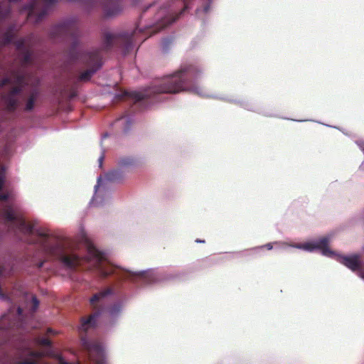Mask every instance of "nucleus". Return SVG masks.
I'll return each instance as SVG.
<instances>
[{
	"instance_id": "f257e3e1",
	"label": "nucleus",
	"mask_w": 364,
	"mask_h": 364,
	"mask_svg": "<svg viewBox=\"0 0 364 364\" xmlns=\"http://www.w3.org/2000/svg\"><path fill=\"white\" fill-rule=\"evenodd\" d=\"M48 230L63 240L60 245L61 252L50 253L44 251L38 242L36 235H34L33 239L29 240V244L37 245L40 251L46 256L57 257L62 265L68 269L75 270L80 268L82 270L92 272L102 278L113 275L119 279H130L133 282L141 280L146 284H150L159 280L156 272L153 269L134 272L110 262L105 252L89 242L87 234L82 226L79 229L77 240L80 242L87 243L86 254L84 257H80L75 253L73 240Z\"/></svg>"
},
{
	"instance_id": "f03ea898",
	"label": "nucleus",
	"mask_w": 364,
	"mask_h": 364,
	"mask_svg": "<svg viewBox=\"0 0 364 364\" xmlns=\"http://www.w3.org/2000/svg\"><path fill=\"white\" fill-rule=\"evenodd\" d=\"M5 169L0 168V191L5 182ZM15 193L13 191H7L0 193V200H9L11 203L5 204L0 209V218L4 220L7 230L15 233L17 231L27 237V242L33 239L34 235L38 237L43 250L46 252H61L60 245L63 240L58 236L51 233L48 228L36 225V222L26 221L20 212L19 208L14 202Z\"/></svg>"
},
{
	"instance_id": "7ed1b4c3",
	"label": "nucleus",
	"mask_w": 364,
	"mask_h": 364,
	"mask_svg": "<svg viewBox=\"0 0 364 364\" xmlns=\"http://www.w3.org/2000/svg\"><path fill=\"white\" fill-rule=\"evenodd\" d=\"M203 73V70L197 65H183L178 70L165 76L160 82L150 87L146 94L123 91L115 94L114 98L121 100L129 97L136 101H140L150 97V93H178L187 91L202 97L232 101L228 97L212 95L202 83Z\"/></svg>"
},
{
	"instance_id": "20e7f679",
	"label": "nucleus",
	"mask_w": 364,
	"mask_h": 364,
	"mask_svg": "<svg viewBox=\"0 0 364 364\" xmlns=\"http://www.w3.org/2000/svg\"><path fill=\"white\" fill-rule=\"evenodd\" d=\"M81 346L87 364H107V353L105 345L88 336L81 337ZM43 353L22 348L6 353L2 358V364H50L42 360ZM57 364H82L81 360L70 363L60 355H50Z\"/></svg>"
},
{
	"instance_id": "39448f33",
	"label": "nucleus",
	"mask_w": 364,
	"mask_h": 364,
	"mask_svg": "<svg viewBox=\"0 0 364 364\" xmlns=\"http://www.w3.org/2000/svg\"><path fill=\"white\" fill-rule=\"evenodd\" d=\"M142 28L138 27L132 33L128 32H112L106 31L103 33L102 46L100 48H92L82 52L73 46L70 52L73 60H79L86 64L89 68L83 71L79 76V80L88 81L91 77L102 65V54L114 44L123 45L124 53H128L132 48V37L137 32H143Z\"/></svg>"
},
{
	"instance_id": "423d86ee",
	"label": "nucleus",
	"mask_w": 364,
	"mask_h": 364,
	"mask_svg": "<svg viewBox=\"0 0 364 364\" xmlns=\"http://www.w3.org/2000/svg\"><path fill=\"white\" fill-rule=\"evenodd\" d=\"M331 240V236L327 235L318 239H314L304 243L289 244L287 242H276L275 244H280L282 247H291L306 252H314L320 250L322 255L328 257L335 258L338 262L347 267L350 270L355 272L360 270L361 262L358 255H352L349 256H341L330 250L328 247Z\"/></svg>"
},
{
	"instance_id": "0eeeda50",
	"label": "nucleus",
	"mask_w": 364,
	"mask_h": 364,
	"mask_svg": "<svg viewBox=\"0 0 364 364\" xmlns=\"http://www.w3.org/2000/svg\"><path fill=\"white\" fill-rule=\"evenodd\" d=\"M28 84V75L19 70L14 71L0 82L1 88L8 87L9 89L8 93L1 97L7 110L14 111L18 107L23 99V89Z\"/></svg>"
},
{
	"instance_id": "6e6552de",
	"label": "nucleus",
	"mask_w": 364,
	"mask_h": 364,
	"mask_svg": "<svg viewBox=\"0 0 364 364\" xmlns=\"http://www.w3.org/2000/svg\"><path fill=\"white\" fill-rule=\"evenodd\" d=\"M125 177V171L118 166L108 171L105 175V178H102L101 176H99L97 178V184L94 187V196L90 201V204L94 206H100L104 203L107 194L105 181L109 182H119L124 180Z\"/></svg>"
},
{
	"instance_id": "1a4fd4ad",
	"label": "nucleus",
	"mask_w": 364,
	"mask_h": 364,
	"mask_svg": "<svg viewBox=\"0 0 364 364\" xmlns=\"http://www.w3.org/2000/svg\"><path fill=\"white\" fill-rule=\"evenodd\" d=\"M58 0H31L26 6L28 18L33 23L40 22Z\"/></svg>"
},
{
	"instance_id": "9d476101",
	"label": "nucleus",
	"mask_w": 364,
	"mask_h": 364,
	"mask_svg": "<svg viewBox=\"0 0 364 364\" xmlns=\"http://www.w3.org/2000/svg\"><path fill=\"white\" fill-rule=\"evenodd\" d=\"M167 0H157L145 8L144 12L154 13L153 25H158L163 19H177L178 16H173L172 11L167 10Z\"/></svg>"
},
{
	"instance_id": "9b49d317",
	"label": "nucleus",
	"mask_w": 364,
	"mask_h": 364,
	"mask_svg": "<svg viewBox=\"0 0 364 364\" xmlns=\"http://www.w3.org/2000/svg\"><path fill=\"white\" fill-rule=\"evenodd\" d=\"M23 320L22 309L19 306L16 309L14 307H11L8 312L0 318V330L4 331L14 327L22 328Z\"/></svg>"
},
{
	"instance_id": "f8f14e48",
	"label": "nucleus",
	"mask_w": 364,
	"mask_h": 364,
	"mask_svg": "<svg viewBox=\"0 0 364 364\" xmlns=\"http://www.w3.org/2000/svg\"><path fill=\"white\" fill-rule=\"evenodd\" d=\"M75 22L76 18L73 17L63 20L51 28L50 36L57 38L71 34L76 29Z\"/></svg>"
},
{
	"instance_id": "ddd939ff",
	"label": "nucleus",
	"mask_w": 364,
	"mask_h": 364,
	"mask_svg": "<svg viewBox=\"0 0 364 364\" xmlns=\"http://www.w3.org/2000/svg\"><path fill=\"white\" fill-rule=\"evenodd\" d=\"M99 4L107 18L116 16L123 10V6L120 0H99Z\"/></svg>"
},
{
	"instance_id": "4468645a",
	"label": "nucleus",
	"mask_w": 364,
	"mask_h": 364,
	"mask_svg": "<svg viewBox=\"0 0 364 364\" xmlns=\"http://www.w3.org/2000/svg\"><path fill=\"white\" fill-rule=\"evenodd\" d=\"M193 4L196 6V15L198 18H203V15L209 13L211 9V4L213 0H192ZM184 4V8L181 11L182 14L185 10L190 7L191 3L188 0H181Z\"/></svg>"
},
{
	"instance_id": "2eb2a0df",
	"label": "nucleus",
	"mask_w": 364,
	"mask_h": 364,
	"mask_svg": "<svg viewBox=\"0 0 364 364\" xmlns=\"http://www.w3.org/2000/svg\"><path fill=\"white\" fill-rule=\"evenodd\" d=\"M17 50L19 52V58L23 65H27L32 62L33 52L31 50L28 41L21 39L16 43Z\"/></svg>"
},
{
	"instance_id": "dca6fc26",
	"label": "nucleus",
	"mask_w": 364,
	"mask_h": 364,
	"mask_svg": "<svg viewBox=\"0 0 364 364\" xmlns=\"http://www.w3.org/2000/svg\"><path fill=\"white\" fill-rule=\"evenodd\" d=\"M141 162L139 158L132 156H123L117 161V166L122 170L134 169L139 167Z\"/></svg>"
},
{
	"instance_id": "f3484780",
	"label": "nucleus",
	"mask_w": 364,
	"mask_h": 364,
	"mask_svg": "<svg viewBox=\"0 0 364 364\" xmlns=\"http://www.w3.org/2000/svg\"><path fill=\"white\" fill-rule=\"evenodd\" d=\"M101 316L100 311H96L91 314L87 318H82L81 323L78 328L80 333L87 332L95 328L98 324V319Z\"/></svg>"
},
{
	"instance_id": "a211bd4d",
	"label": "nucleus",
	"mask_w": 364,
	"mask_h": 364,
	"mask_svg": "<svg viewBox=\"0 0 364 364\" xmlns=\"http://www.w3.org/2000/svg\"><path fill=\"white\" fill-rule=\"evenodd\" d=\"M124 303L117 301L112 304L107 309V314L112 322L115 323L121 316L124 310Z\"/></svg>"
},
{
	"instance_id": "6ab92c4d",
	"label": "nucleus",
	"mask_w": 364,
	"mask_h": 364,
	"mask_svg": "<svg viewBox=\"0 0 364 364\" xmlns=\"http://www.w3.org/2000/svg\"><path fill=\"white\" fill-rule=\"evenodd\" d=\"M113 291L110 288L103 289L95 294H94L90 299V302L94 308H97L98 306L102 304L105 298L112 294Z\"/></svg>"
},
{
	"instance_id": "aec40b11",
	"label": "nucleus",
	"mask_w": 364,
	"mask_h": 364,
	"mask_svg": "<svg viewBox=\"0 0 364 364\" xmlns=\"http://www.w3.org/2000/svg\"><path fill=\"white\" fill-rule=\"evenodd\" d=\"M16 31V26H10L6 31H2L0 30V43L6 45L12 41L14 38V33Z\"/></svg>"
},
{
	"instance_id": "412c9836",
	"label": "nucleus",
	"mask_w": 364,
	"mask_h": 364,
	"mask_svg": "<svg viewBox=\"0 0 364 364\" xmlns=\"http://www.w3.org/2000/svg\"><path fill=\"white\" fill-rule=\"evenodd\" d=\"M133 123V119L129 116H122L114 122V125L122 129L124 132L130 130Z\"/></svg>"
},
{
	"instance_id": "4be33fe9",
	"label": "nucleus",
	"mask_w": 364,
	"mask_h": 364,
	"mask_svg": "<svg viewBox=\"0 0 364 364\" xmlns=\"http://www.w3.org/2000/svg\"><path fill=\"white\" fill-rule=\"evenodd\" d=\"M175 21H176V18H171V20L163 19V21H161L158 25H153V23H154V18H153L151 23L146 25V28H151L152 32H151V34H153V33H156L157 31L164 28L166 26L172 23Z\"/></svg>"
},
{
	"instance_id": "5701e85b",
	"label": "nucleus",
	"mask_w": 364,
	"mask_h": 364,
	"mask_svg": "<svg viewBox=\"0 0 364 364\" xmlns=\"http://www.w3.org/2000/svg\"><path fill=\"white\" fill-rule=\"evenodd\" d=\"M38 97V92L36 90L32 91L30 94L26 102V105L24 109L26 111H31L34 107V104Z\"/></svg>"
},
{
	"instance_id": "b1692460",
	"label": "nucleus",
	"mask_w": 364,
	"mask_h": 364,
	"mask_svg": "<svg viewBox=\"0 0 364 364\" xmlns=\"http://www.w3.org/2000/svg\"><path fill=\"white\" fill-rule=\"evenodd\" d=\"M172 41L171 38H164L161 43V47L164 52H166L168 49V46L171 45Z\"/></svg>"
},
{
	"instance_id": "393cba45",
	"label": "nucleus",
	"mask_w": 364,
	"mask_h": 364,
	"mask_svg": "<svg viewBox=\"0 0 364 364\" xmlns=\"http://www.w3.org/2000/svg\"><path fill=\"white\" fill-rule=\"evenodd\" d=\"M357 144L358 146H359V148L361 149V151L363 152L364 154V140H360V141H358L357 142ZM360 168L362 169V170H364V161L362 162V164H360Z\"/></svg>"
},
{
	"instance_id": "a878e982",
	"label": "nucleus",
	"mask_w": 364,
	"mask_h": 364,
	"mask_svg": "<svg viewBox=\"0 0 364 364\" xmlns=\"http://www.w3.org/2000/svg\"><path fill=\"white\" fill-rule=\"evenodd\" d=\"M264 247H266L267 250H272L273 246H272V243H267V244H266L264 245H262V246H259V247H255L253 250L255 251H257L258 250L262 249Z\"/></svg>"
},
{
	"instance_id": "bb28decb",
	"label": "nucleus",
	"mask_w": 364,
	"mask_h": 364,
	"mask_svg": "<svg viewBox=\"0 0 364 364\" xmlns=\"http://www.w3.org/2000/svg\"><path fill=\"white\" fill-rule=\"evenodd\" d=\"M31 300H32V302H33V311H34L38 308V306L39 305V301L37 299V298L36 296H31Z\"/></svg>"
},
{
	"instance_id": "cd10ccee",
	"label": "nucleus",
	"mask_w": 364,
	"mask_h": 364,
	"mask_svg": "<svg viewBox=\"0 0 364 364\" xmlns=\"http://www.w3.org/2000/svg\"><path fill=\"white\" fill-rule=\"evenodd\" d=\"M41 343L43 346H50V341L47 338H42L41 340Z\"/></svg>"
},
{
	"instance_id": "c85d7f7f",
	"label": "nucleus",
	"mask_w": 364,
	"mask_h": 364,
	"mask_svg": "<svg viewBox=\"0 0 364 364\" xmlns=\"http://www.w3.org/2000/svg\"><path fill=\"white\" fill-rule=\"evenodd\" d=\"M103 160H104V153L98 159V163H99V166L100 167H102V163H103Z\"/></svg>"
},
{
	"instance_id": "c756f323",
	"label": "nucleus",
	"mask_w": 364,
	"mask_h": 364,
	"mask_svg": "<svg viewBox=\"0 0 364 364\" xmlns=\"http://www.w3.org/2000/svg\"><path fill=\"white\" fill-rule=\"evenodd\" d=\"M358 276L364 280V273L361 271H358Z\"/></svg>"
},
{
	"instance_id": "7c9ffc66",
	"label": "nucleus",
	"mask_w": 364,
	"mask_h": 364,
	"mask_svg": "<svg viewBox=\"0 0 364 364\" xmlns=\"http://www.w3.org/2000/svg\"><path fill=\"white\" fill-rule=\"evenodd\" d=\"M43 262L42 261V262H40L37 264V267H38V268H41V267H43Z\"/></svg>"
},
{
	"instance_id": "2f4dec72",
	"label": "nucleus",
	"mask_w": 364,
	"mask_h": 364,
	"mask_svg": "<svg viewBox=\"0 0 364 364\" xmlns=\"http://www.w3.org/2000/svg\"><path fill=\"white\" fill-rule=\"evenodd\" d=\"M168 1V6H167V9L169 8L171 6V2L172 3L173 2V0H167Z\"/></svg>"
},
{
	"instance_id": "473e14b6",
	"label": "nucleus",
	"mask_w": 364,
	"mask_h": 364,
	"mask_svg": "<svg viewBox=\"0 0 364 364\" xmlns=\"http://www.w3.org/2000/svg\"><path fill=\"white\" fill-rule=\"evenodd\" d=\"M108 136V134L107 133H105L103 136H102V139H105L106 137Z\"/></svg>"
},
{
	"instance_id": "72a5a7b5",
	"label": "nucleus",
	"mask_w": 364,
	"mask_h": 364,
	"mask_svg": "<svg viewBox=\"0 0 364 364\" xmlns=\"http://www.w3.org/2000/svg\"><path fill=\"white\" fill-rule=\"evenodd\" d=\"M196 242H201V243L204 242V241H203V240H196Z\"/></svg>"
},
{
	"instance_id": "f704fd0d",
	"label": "nucleus",
	"mask_w": 364,
	"mask_h": 364,
	"mask_svg": "<svg viewBox=\"0 0 364 364\" xmlns=\"http://www.w3.org/2000/svg\"><path fill=\"white\" fill-rule=\"evenodd\" d=\"M245 107L246 109H252L251 107H249V106H247H247H245Z\"/></svg>"
},
{
	"instance_id": "c9c22d12",
	"label": "nucleus",
	"mask_w": 364,
	"mask_h": 364,
	"mask_svg": "<svg viewBox=\"0 0 364 364\" xmlns=\"http://www.w3.org/2000/svg\"><path fill=\"white\" fill-rule=\"evenodd\" d=\"M2 238V233L0 232V240H1Z\"/></svg>"
}]
</instances>
